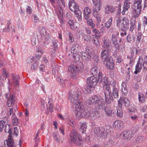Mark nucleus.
I'll list each match as a JSON object with an SVG mask.
<instances>
[{
    "instance_id": "de8ad7c7",
    "label": "nucleus",
    "mask_w": 147,
    "mask_h": 147,
    "mask_svg": "<svg viewBox=\"0 0 147 147\" xmlns=\"http://www.w3.org/2000/svg\"><path fill=\"white\" fill-rule=\"evenodd\" d=\"M100 82L102 83L103 84H104L105 85L106 84H108L109 81L107 79V78L106 76H104L103 78V79L102 80V81H101Z\"/></svg>"
},
{
    "instance_id": "9d476101",
    "label": "nucleus",
    "mask_w": 147,
    "mask_h": 147,
    "mask_svg": "<svg viewBox=\"0 0 147 147\" xmlns=\"http://www.w3.org/2000/svg\"><path fill=\"white\" fill-rule=\"evenodd\" d=\"M131 3L128 2H124L123 7V10L121 12L122 15H127L128 11L130 9Z\"/></svg>"
},
{
    "instance_id": "c9c22d12",
    "label": "nucleus",
    "mask_w": 147,
    "mask_h": 147,
    "mask_svg": "<svg viewBox=\"0 0 147 147\" xmlns=\"http://www.w3.org/2000/svg\"><path fill=\"white\" fill-rule=\"evenodd\" d=\"M87 126L85 123L81 124L79 126L80 131H81L82 133H84L87 128Z\"/></svg>"
},
{
    "instance_id": "4d7b16f0",
    "label": "nucleus",
    "mask_w": 147,
    "mask_h": 147,
    "mask_svg": "<svg viewBox=\"0 0 147 147\" xmlns=\"http://www.w3.org/2000/svg\"><path fill=\"white\" fill-rule=\"evenodd\" d=\"M12 122L13 125H17L19 123L18 119L16 117H14L12 119Z\"/></svg>"
},
{
    "instance_id": "2f4dec72",
    "label": "nucleus",
    "mask_w": 147,
    "mask_h": 147,
    "mask_svg": "<svg viewBox=\"0 0 147 147\" xmlns=\"http://www.w3.org/2000/svg\"><path fill=\"white\" fill-rule=\"evenodd\" d=\"M20 78V77L18 76L12 77V83L15 85L16 87H18L19 86V81L18 79Z\"/></svg>"
},
{
    "instance_id": "7c9ffc66",
    "label": "nucleus",
    "mask_w": 147,
    "mask_h": 147,
    "mask_svg": "<svg viewBox=\"0 0 147 147\" xmlns=\"http://www.w3.org/2000/svg\"><path fill=\"white\" fill-rule=\"evenodd\" d=\"M6 143L7 146V147H14V142L13 139L9 137L8 139L6 140Z\"/></svg>"
},
{
    "instance_id": "bb28decb",
    "label": "nucleus",
    "mask_w": 147,
    "mask_h": 147,
    "mask_svg": "<svg viewBox=\"0 0 147 147\" xmlns=\"http://www.w3.org/2000/svg\"><path fill=\"white\" fill-rule=\"evenodd\" d=\"M113 127L115 128H121L123 127V123L119 120L116 121L113 124Z\"/></svg>"
},
{
    "instance_id": "69168bd1",
    "label": "nucleus",
    "mask_w": 147,
    "mask_h": 147,
    "mask_svg": "<svg viewBox=\"0 0 147 147\" xmlns=\"http://www.w3.org/2000/svg\"><path fill=\"white\" fill-rule=\"evenodd\" d=\"M143 140V138L141 137H140L137 138L136 140V142L138 144H140Z\"/></svg>"
},
{
    "instance_id": "f8f14e48",
    "label": "nucleus",
    "mask_w": 147,
    "mask_h": 147,
    "mask_svg": "<svg viewBox=\"0 0 147 147\" xmlns=\"http://www.w3.org/2000/svg\"><path fill=\"white\" fill-rule=\"evenodd\" d=\"M113 91L111 95L115 98H117L118 97V89L117 88V85L115 81H113Z\"/></svg>"
},
{
    "instance_id": "052dcab7",
    "label": "nucleus",
    "mask_w": 147,
    "mask_h": 147,
    "mask_svg": "<svg viewBox=\"0 0 147 147\" xmlns=\"http://www.w3.org/2000/svg\"><path fill=\"white\" fill-rule=\"evenodd\" d=\"M26 12L29 15L31 14L32 12V8L29 6H28L26 8Z\"/></svg>"
},
{
    "instance_id": "39448f33",
    "label": "nucleus",
    "mask_w": 147,
    "mask_h": 147,
    "mask_svg": "<svg viewBox=\"0 0 147 147\" xmlns=\"http://www.w3.org/2000/svg\"><path fill=\"white\" fill-rule=\"evenodd\" d=\"M15 96L13 95H11L10 98L7 100V105L9 107L12 106L13 108H9V110L7 112V116H10L12 114L13 116L15 115V112L16 111L17 108V105H16L14 107L13 105L15 103Z\"/></svg>"
},
{
    "instance_id": "473e14b6",
    "label": "nucleus",
    "mask_w": 147,
    "mask_h": 147,
    "mask_svg": "<svg viewBox=\"0 0 147 147\" xmlns=\"http://www.w3.org/2000/svg\"><path fill=\"white\" fill-rule=\"evenodd\" d=\"M52 135L54 139L57 142H58L61 141L60 137L59 136V134L57 132H53Z\"/></svg>"
},
{
    "instance_id": "680f3d73",
    "label": "nucleus",
    "mask_w": 147,
    "mask_h": 147,
    "mask_svg": "<svg viewBox=\"0 0 147 147\" xmlns=\"http://www.w3.org/2000/svg\"><path fill=\"white\" fill-rule=\"evenodd\" d=\"M68 23L71 28H72L74 27V21L73 20L69 19L68 21Z\"/></svg>"
},
{
    "instance_id": "3c124183",
    "label": "nucleus",
    "mask_w": 147,
    "mask_h": 147,
    "mask_svg": "<svg viewBox=\"0 0 147 147\" xmlns=\"http://www.w3.org/2000/svg\"><path fill=\"white\" fill-rule=\"evenodd\" d=\"M78 54H74L73 56V57L75 61H78L80 59V55H79V53H78Z\"/></svg>"
},
{
    "instance_id": "79ce46f5",
    "label": "nucleus",
    "mask_w": 147,
    "mask_h": 147,
    "mask_svg": "<svg viewBox=\"0 0 147 147\" xmlns=\"http://www.w3.org/2000/svg\"><path fill=\"white\" fill-rule=\"evenodd\" d=\"M117 111V116L120 117H122L123 116V111L121 109V108H119V109H116Z\"/></svg>"
},
{
    "instance_id": "e2e57ef3",
    "label": "nucleus",
    "mask_w": 147,
    "mask_h": 147,
    "mask_svg": "<svg viewBox=\"0 0 147 147\" xmlns=\"http://www.w3.org/2000/svg\"><path fill=\"white\" fill-rule=\"evenodd\" d=\"M34 61V59L33 58L31 57L28 58L26 61V63H30Z\"/></svg>"
},
{
    "instance_id": "4be33fe9",
    "label": "nucleus",
    "mask_w": 147,
    "mask_h": 147,
    "mask_svg": "<svg viewBox=\"0 0 147 147\" xmlns=\"http://www.w3.org/2000/svg\"><path fill=\"white\" fill-rule=\"evenodd\" d=\"M112 87H113V84H106L105 86V89L104 90V94H111V88Z\"/></svg>"
},
{
    "instance_id": "09e8293b",
    "label": "nucleus",
    "mask_w": 147,
    "mask_h": 147,
    "mask_svg": "<svg viewBox=\"0 0 147 147\" xmlns=\"http://www.w3.org/2000/svg\"><path fill=\"white\" fill-rule=\"evenodd\" d=\"M42 36L45 37V39L46 41L49 40L50 38L51 35L47 33V31H46L45 34L42 35Z\"/></svg>"
},
{
    "instance_id": "c85d7f7f",
    "label": "nucleus",
    "mask_w": 147,
    "mask_h": 147,
    "mask_svg": "<svg viewBox=\"0 0 147 147\" xmlns=\"http://www.w3.org/2000/svg\"><path fill=\"white\" fill-rule=\"evenodd\" d=\"M58 7L59 10V12L57 13L58 18L60 21V23L62 24L63 23V14L62 12H61V8L59 5H58Z\"/></svg>"
},
{
    "instance_id": "4c0bfd02",
    "label": "nucleus",
    "mask_w": 147,
    "mask_h": 147,
    "mask_svg": "<svg viewBox=\"0 0 147 147\" xmlns=\"http://www.w3.org/2000/svg\"><path fill=\"white\" fill-rule=\"evenodd\" d=\"M87 85L84 88V89L86 90L87 92L88 93H90L91 92L92 89L93 88H94V86L92 84H87Z\"/></svg>"
},
{
    "instance_id": "8fccbe9b",
    "label": "nucleus",
    "mask_w": 147,
    "mask_h": 147,
    "mask_svg": "<svg viewBox=\"0 0 147 147\" xmlns=\"http://www.w3.org/2000/svg\"><path fill=\"white\" fill-rule=\"evenodd\" d=\"M144 61L143 62L142 66L144 69H147V56H145L144 59Z\"/></svg>"
},
{
    "instance_id": "a211bd4d",
    "label": "nucleus",
    "mask_w": 147,
    "mask_h": 147,
    "mask_svg": "<svg viewBox=\"0 0 147 147\" xmlns=\"http://www.w3.org/2000/svg\"><path fill=\"white\" fill-rule=\"evenodd\" d=\"M93 3L97 7L96 9L94 11H99L102 6V1L101 0H92Z\"/></svg>"
},
{
    "instance_id": "6ab92c4d",
    "label": "nucleus",
    "mask_w": 147,
    "mask_h": 147,
    "mask_svg": "<svg viewBox=\"0 0 147 147\" xmlns=\"http://www.w3.org/2000/svg\"><path fill=\"white\" fill-rule=\"evenodd\" d=\"M98 82V80H97V78L94 76H91L88 78L87 79V84H91L94 86L96 85Z\"/></svg>"
},
{
    "instance_id": "cd10ccee",
    "label": "nucleus",
    "mask_w": 147,
    "mask_h": 147,
    "mask_svg": "<svg viewBox=\"0 0 147 147\" xmlns=\"http://www.w3.org/2000/svg\"><path fill=\"white\" fill-rule=\"evenodd\" d=\"M105 101L108 104L111 103L114 100L111 94H105Z\"/></svg>"
},
{
    "instance_id": "5fc2aeb1",
    "label": "nucleus",
    "mask_w": 147,
    "mask_h": 147,
    "mask_svg": "<svg viewBox=\"0 0 147 147\" xmlns=\"http://www.w3.org/2000/svg\"><path fill=\"white\" fill-rule=\"evenodd\" d=\"M104 76H105L104 75L102 74V72H99L98 74V82L100 81V82L101 81H102V78H103Z\"/></svg>"
},
{
    "instance_id": "f704fd0d",
    "label": "nucleus",
    "mask_w": 147,
    "mask_h": 147,
    "mask_svg": "<svg viewBox=\"0 0 147 147\" xmlns=\"http://www.w3.org/2000/svg\"><path fill=\"white\" fill-rule=\"evenodd\" d=\"M122 93L125 95H126L127 94L128 91L126 86L125 83H122L121 88Z\"/></svg>"
},
{
    "instance_id": "bf43d9fd",
    "label": "nucleus",
    "mask_w": 147,
    "mask_h": 147,
    "mask_svg": "<svg viewBox=\"0 0 147 147\" xmlns=\"http://www.w3.org/2000/svg\"><path fill=\"white\" fill-rule=\"evenodd\" d=\"M142 34L141 33L139 32L137 35V40L139 42L140 41L141 39L142 38Z\"/></svg>"
},
{
    "instance_id": "393cba45",
    "label": "nucleus",
    "mask_w": 147,
    "mask_h": 147,
    "mask_svg": "<svg viewBox=\"0 0 147 147\" xmlns=\"http://www.w3.org/2000/svg\"><path fill=\"white\" fill-rule=\"evenodd\" d=\"M103 43L104 45L102 47L103 49L111 50V42L109 40H104Z\"/></svg>"
},
{
    "instance_id": "a878e982",
    "label": "nucleus",
    "mask_w": 147,
    "mask_h": 147,
    "mask_svg": "<svg viewBox=\"0 0 147 147\" xmlns=\"http://www.w3.org/2000/svg\"><path fill=\"white\" fill-rule=\"evenodd\" d=\"M91 13V9L88 7H85L83 10V13L84 14V18L86 17H90V14Z\"/></svg>"
},
{
    "instance_id": "338daca9",
    "label": "nucleus",
    "mask_w": 147,
    "mask_h": 147,
    "mask_svg": "<svg viewBox=\"0 0 147 147\" xmlns=\"http://www.w3.org/2000/svg\"><path fill=\"white\" fill-rule=\"evenodd\" d=\"M6 125L5 124L2 122V121H0V131H2L3 129L4 126H5Z\"/></svg>"
},
{
    "instance_id": "72a5a7b5",
    "label": "nucleus",
    "mask_w": 147,
    "mask_h": 147,
    "mask_svg": "<svg viewBox=\"0 0 147 147\" xmlns=\"http://www.w3.org/2000/svg\"><path fill=\"white\" fill-rule=\"evenodd\" d=\"M98 12L94 11L93 14L94 16L96 17L97 22L99 23L100 22L101 20V15L100 14L98 13Z\"/></svg>"
},
{
    "instance_id": "aec40b11",
    "label": "nucleus",
    "mask_w": 147,
    "mask_h": 147,
    "mask_svg": "<svg viewBox=\"0 0 147 147\" xmlns=\"http://www.w3.org/2000/svg\"><path fill=\"white\" fill-rule=\"evenodd\" d=\"M129 24V21L127 17L124 18L123 19V23L122 28V30H127L128 28Z\"/></svg>"
},
{
    "instance_id": "b1692460",
    "label": "nucleus",
    "mask_w": 147,
    "mask_h": 147,
    "mask_svg": "<svg viewBox=\"0 0 147 147\" xmlns=\"http://www.w3.org/2000/svg\"><path fill=\"white\" fill-rule=\"evenodd\" d=\"M84 19L86 20L87 24L90 26L92 28H93L95 26V25L93 21L90 17H86L84 18Z\"/></svg>"
},
{
    "instance_id": "412c9836",
    "label": "nucleus",
    "mask_w": 147,
    "mask_h": 147,
    "mask_svg": "<svg viewBox=\"0 0 147 147\" xmlns=\"http://www.w3.org/2000/svg\"><path fill=\"white\" fill-rule=\"evenodd\" d=\"M104 11L105 13L107 14L110 13H113L115 11V8L112 6L107 5L105 7Z\"/></svg>"
},
{
    "instance_id": "58836bf2",
    "label": "nucleus",
    "mask_w": 147,
    "mask_h": 147,
    "mask_svg": "<svg viewBox=\"0 0 147 147\" xmlns=\"http://www.w3.org/2000/svg\"><path fill=\"white\" fill-rule=\"evenodd\" d=\"M136 38L134 36H131L128 34L127 37V40L128 42H134L135 41Z\"/></svg>"
},
{
    "instance_id": "49530a36",
    "label": "nucleus",
    "mask_w": 147,
    "mask_h": 147,
    "mask_svg": "<svg viewBox=\"0 0 147 147\" xmlns=\"http://www.w3.org/2000/svg\"><path fill=\"white\" fill-rule=\"evenodd\" d=\"M98 70L97 69L96 67H94L91 69L90 71L91 74L93 75H96L97 74Z\"/></svg>"
},
{
    "instance_id": "a18cd8bd",
    "label": "nucleus",
    "mask_w": 147,
    "mask_h": 147,
    "mask_svg": "<svg viewBox=\"0 0 147 147\" xmlns=\"http://www.w3.org/2000/svg\"><path fill=\"white\" fill-rule=\"evenodd\" d=\"M38 29L40 32L42 34V35H44L46 34V32L47 30L43 27L39 26L38 27Z\"/></svg>"
},
{
    "instance_id": "423d86ee",
    "label": "nucleus",
    "mask_w": 147,
    "mask_h": 147,
    "mask_svg": "<svg viewBox=\"0 0 147 147\" xmlns=\"http://www.w3.org/2000/svg\"><path fill=\"white\" fill-rule=\"evenodd\" d=\"M142 8L141 4L134 3L132 5V13L134 17H138L140 14Z\"/></svg>"
},
{
    "instance_id": "f257e3e1",
    "label": "nucleus",
    "mask_w": 147,
    "mask_h": 147,
    "mask_svg": "<svg viewBox=\"0 0 147 147\" xmlns=\"http://www.w3.org/2000/svg\"><path fill=\"white\" fill-rule=\"evenodd\" d=\"M69 100L74 104V110L76 112L75 114L77 117L81 118L85 117L88 115V111L84 109L82 103L83 95L80 90L75 89L74 91L71 90L69 92Z\"/></svg>"
},
{
    "instance_id": "37998d69",
    "label": "nucleus",
    "mask_w": 147,
    "mask_h": 147,
    "mask_svg": "<svg viewBox=\"0 0 147 147\" xmlns=\"http://www.w3.org/2000/svg\"><path fill=\"white\" fill-rule=\"evenodd\" d=\"M138 99L140 102L143 103L145 100V97L143 94H138Z\"/></svg>"
},
{
    "instance_id": "1a4fd4ad",
    "label": "nucleus",
    "mask_w": 147,
    "mask_h": 147,
    "mask_svg": "<svg viewBox=\"0 0 147 147\" xmlns=\"http://www.w3.org/2000/svg\"><path fill=\"white\" fill-rule=\"evenodd\" d=\"M112 43L114 45V47L117 49L119 50L120 49V43L121 42V39L117 38V36L115 35L112 36Z\"/></svg>"
},
{
    "instance_id": "dca6fc26",
    "label": "nucleus",
    "mask_w": 147,
    "mask_h": 147,
    "mask_svg": "<svg viewBox=\"0 0 147 147\" xmlns=\"http://www.w3.org/2000/svg\"><path fill=\"white\" fill-rule=\"evenodd\" d=\"M69 7L70 9L72 11H74L76 9L79 8L78 6L76 4L74 0H70L69 2Z\"/></svg>"
},
{
    "instance_id": "0e129e2a",
    "label": "nucleus",
    "mask_w": 147,
    "mask_h": 147,
    "mask_svg": "<svg viewBox=\"0 0 147 147\" xmlns=\"http://www.w3.org/2000/svg\"><path fill=\"white\" fill-rule=\"evenodd\" d=\"M48 103L49 105V108L50 112H52L53 111V105L51 103H50V101L49 100L48 102Z\"/></svg>"
},
{
    "instance_id": "6e6552de",
    "label": "nucleus",
    "mask_w": 147,
    "mask_h": 147,
    "mask_svg": "<svg viewBox=\"0 0 147 147\" xmlns=\"http://www.w3.org/2000/svg\"><path fill=\"white\" fill-rule=\"evenodd\" d=\"M79 65L81 66L80 65H82V64L81 63H80ZM82 68L81 66L79 67L78 66L74 65H71L68 68L69 71L72 73L73 74L74 73L75 74L77 73L78 71H80L82 70ZM74 74H73V75Z\"/></svg>"
},
{
    "instance_id": "9b49d317",
    "label": "nucleus",
    "mask_w": 147,
    "mask_h": 147,
    "mask_svg": "<svg viewBox=\"0 0 147 147\" xmlns=\"http://www.w3.org/2000/svg\"><path fill=\"white\" fill-rule=\"evenodd\" d=\"M109 50H110L103 49L101 53V57L104 60V61L109 59L111 57H109Z\"/></svg>"
},
{
    "instance_id": "ddd939ff",
    "label": "nucleus",
    "mask_w": 147,
    "mask_h": 147,
    "mask_svg": "<svg viewBox=\"0 0 147 147\" xmlns=\"http://www.w3.org/2000/svg\"><path fill=\"white\" fill-rule=\"evenodd\" d=\"M143 60L142 58L140 57L137 63L136 66V70L134 72L135 74H138L141 70L142 67V63Z\"/></svg>"
},
{
    "instance_id": "e433bc0d",
    "label": "nucleus",
    "mask_w": 147,
    "mask_h": 147,
    "mask_svg": "<svg viewBox=\"0 0 147 147\" xmlns=\"http://www.w3.org/2000/svg\"><path fill=\"white\" fill-rule=\"evenodd\" d=\"M92 31L94 34L95 35L94 36H95L96 38H99L101 34L99 31L96 28L93 29Z\"/></svg>"
},
{
    "instance_id": "5701e85b",
    "label": "nucleus",
    "mask_w": 147,
    "mask_h": 147,
    "mask_svg": "<svg viewBox=\"0 0 147 147\" xmlns=\"http://www.w3.org/2000/svg\"><path fill=\"white\" fill-rule=\"evenodd\" d=\"M75 15L76 16V17L78 20V21L81 22L82 20V12L79 10V8L73 11Z\"/></svg>"
},
{
    "instance_id": "864d4df0",
    "label": "nucleus",
    "mask_w": 147,
    "mask_h": 147,
    "mask_svg": "<svg viewBox=\"0 0 147 147\" xmlns=\"http://www.w3.org/2000/svg\"><path fill=\"white\" fill-rule=\"evenodd\" d=\"M38 66V64L37 62L35 61L33 62L32 64L31 67V69L32 70H33L35 69Z\"/></svg>"
},
{
    "instance_id": "20e7f679",
    "label": "nucleus",
    "mask_w": 147,
    "mask_h": 147,
    "mask_svg": "<svg viewBox=\"0 0 147 147\" xmlns=\"http://www.w3.org/2000/svg\"><path fill=\"white\" fill-rule=\"evenodd\" d=\"M112 128L108 125L104 127H95L94 129V132L96 135L99 137L105 138L107 137L109 132H111Z\"/></svg>"
},
{
    "instance_id": "f03ea898",
    "label": "nucleus",
    "mask_w": 147,
    "mask_h": 147,
    "mask_svg": "<svg viewBox=\"0 0 147 147\" xmlns=\"http://www.w3.org/2000/svg\"><path fill=\"white\" fill-rule=\"evenodd\" d=\"M93 105L94 106V109L97 110L101 109L103 108L105 105L104 99L100 97L94 95L89 98L86 101V105L87 106Z\"/></svg>"
},
{
    "instance_id": "4468645a",
    "label": "nucleus",
    "mask_w": 147,
    "mask_h": 147,
    "mask_svg": "<svg viewBox=\"0 0 147 147\" xmlns=\"http://www.w3.org/2000/svg\"><path fill=\"white\" fill-rule=\"evenodd\" d=\"M104 63L109 69H112L115 67V64L113 62V60L111 57H110L109 59L104 61Z\"/></svg>"
},
{
    "instance_id": "c03bdc74",
    "label": "nucleus",
    "mask_w": 147,
    "mask_h": 147,
    "mask_svg": "<svg viewBox=\"0 0 147 147\" xmlns=\"http://www.w3.org/2000/svg\"><path fill=\"white\" fill-rule=\"evenodd\" d=\"M130 102L128 99L126 97L123 98V104L125 107H128L129 105Z\"/></svg>"
},
{
    "instance_id": "6e6d98bb",
    "label": "nucleus",
    "mask_w": 147,
    "mask_h": 147,
    "mask_svg": "<svg viewBox=\"0 0 147 147\" xmlns=\"http://www.w3.org/2000/svg\"><path fill=\"white\" fill-rule=\"evenodd\" d=\"M135 27L136 26L135 23L134 22H131L129 28L130 31L131 32H132L135 28Z\"/></svg>"
},
{
    "instance_id": "774afa93",
    "label": "nucleus",
    "mask_w": 147,
    "mask_h": 147,
    "mask_svg": "<svg viewBox=\"0 0 147 147\" xmlns=\"http://www.w3.org/2000/svg\"><path fill=\"white\" fill-rule=\"evenodd\" d=\"M14 131H13V135H16V136L18 135V128L17 127H15L13 128Z\"/></svg>"
},
{
    "instance_id": "a19ab883",
    "label": "nucleus",
    "mask_w": 147,
    "mask_h": 147,
    "mask_svg": "<svg viewBox=\"0 0 147 147\" xmlns=\"http://www.w3.org/2000/svg\"><path fill=\"white\" fill-rule=\"evenodd\" d=\"M113 20L112 18L111 17L108 20L105 24V26L107 29L109 28L112 24V22Z\"/></svg>"
},
{
    "instance_id": "13d9d810",
    "label": "nucleus",
    "mask_w": 147,
    "mask_h": 147,
    "mask_svg": "<svg viewBox=\"0 0 147 147\" xmlns=\"http://www.w3.org/2000/svg\"><path fill=\"white\" fill-rule=\"evenodd\" d=\"M97 40H96L94 37L92 38V41L94 44L98 46L99 45V41L98 40V38H96Z\"/></svg>"
},
{
    "instance_id": "2eb2a0df",
    "label": "nucleus",
    "mask_w": 147,
    "mask_h": 147,
    "mask_svg": "<svg viewBox=\"0 0 147 147\" xmlns=\"http://www.w3.org/2000/svg\"><path fill=\"white\" fill-rule=\"evenodd\" d=\"M105 111L106 115L109 117L113 116L116 113V111L114 109L112 110L111 108L108 107H105Z\"/></svg>"
},
{
    "instance_id": "f3484780",
    "label": "nucleus",
    "mask_w": 147,
    "mask_h": 147,
    "mask_svg": "<svg viewBox=\"0 0 147 147\" xmlns=\"http://www.w3.org/2000/svg\"><path fill=\"white\" fill-rule=\"evenodd\" d=\"M123 139L125 140H129L131 138V133L129 131L125 130L121 133Z\"/></svg>"
},
{
    "instance_id": "0eeeda50",
    "label": "nucleus",
    "mask_w": 147,
    "mask_h": 147,
    "mask_svg": "<svg viewBox=\"0 0 147 147\" xmlns=\"http://www.w3.org/2000/svg\"><path fill=\"white\" fill-rule=\"evenodd\" d=\"M79 55L82 59L84 61L87 62L91 60L94 56V55L91 52L88 53L83 52L79 53Z\"/></svg>"
},
{
    "instance_id": "603ef678",
    "label": "nucleus",
    "mask_w": 147,
    "mask_h": 147,
    "mask_svg": "<svg viewBox=\"0 0 147 147\" xmlns=\"http://www.w3.org/2000/svg\"><path fill=\"white\" fill-rule=\"evenodd\" d=\"M0 121H2V122L4 123L5 125H7L8 124V123L9 121L7 117H3L2 119Z\"/></svg>"
},
{
    "instance_id": "c756f323",
    "label": "nucleus",
    "mask_w": 147,
    "mask_h": 147,
    "mask_svg": "<svg viewBox=\"0 0 147 147\" xmlns=\"http://www.w3.org/2000/svg\"><path fill=\"white\" fill-rule=\"evenodd\" d=\"M10 125L8 124L6 125L5 126V130L6 133H8L9 134V135L8 136V137H11L12 134V129L10 128Z\"/></svg>"
},
{
    "instance_id": "7ed1b4c3",
    "label": "nucleus",
    "mask_w": 147,
    "mask_h": 147,
    "mask_svg": "<svg viewBox=\"0 0 147 147\" xmlns=\"http://www.w3.org/2000/svg\"><path fill=\"white\" fill-rule=\"evenodd\" d=\"M69 143L79 146L82 142V139L79 133L75 129H73L69 134Z\"/></svg>"
},
{
    "instance_id": "ea45409f",
    "label": "nucleus",
    "mask_w": 147,
    "mask_h": 147,
    "mask_svg": "<svg viewBox=\"0 0 147 147\" xmlns=\"http://www.w3.org/2000/svg\"><path fill=\"white\" fill-rule=\"evenodd\" d=\"M79 45L76 44L75 45L74 47H71V53L73 54V55L74 54H78V47Z\"/></svg>"
}]
</instances>
